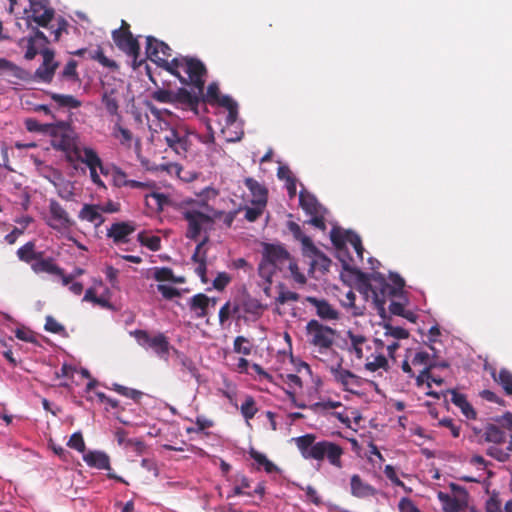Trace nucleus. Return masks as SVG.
I'll return each mask as SVG.
<instances>
[{
  "label": "nucleus",
  "mask_w": 512,
  "mask_h": 512,
  "mask_svg": "<svg viewBox=\"0 0 512 512\" xmlns=\"http://www.w3.org/2000/svg\"><path fill=\"white\" fill-rule=\"evenodd\" d=\"M389 279L391 282L378 272L371 275L360 273L358 277L357 290L366 301H372L381 316L385 314L387 300L400 298L405 286L404 279L396 273H390Z\"/></svg>",
  "instance_id": "nucleus-1"
},
{
  "label": "nucleus",
  "mask_w": 512,
  "mask_h": 512,
  "mask_svg": "<svg viewBox=\"0 0 512 512\" xmlns=\"http://www.w3.org/2000/svg\"><path fill=\"white\" fill-rule=\"evenodd\" d=\"M261 261L258 265L259 276L267 283H272V278L277 271L284 277H291L296 283L304 285L305 275L300 272L295 259L281 244L262 243Z\"/></svg>",
  "instance_id": "nucleus-2"
},
{
  "label": "nucleus",
  "mask_w": 512,
  "mask_h": 512,
  "mask_svg": "<svg viewBox=\"0 0 512 512\" xmlns=\"http://www.w3.org/2000/svg\"><path fill=\"white\" fill-rule=\"evenodd\" d=\"M293 441L305 460L317 462L327 461L332 467L342 469L344 448L329 440H317L313 433H307L293 438Z\"/></svg>",
  "instance_id": "nucleus-3"
},
{
  "label": "nucleus",
  "mask_w": 512,
  "mask_h": 512,
  "mask_svg": "<svg viewBox=\"0 0 512 512\" xmlns=\"http://www.w3.org/2000/svg\"><path fill=\"white\" fill-rule=\"evenodd\" d=\"M179 212L187 222L186 238L196 241L202 232L212 229L217 211L202 199H186L179 204Z\"/></svg>",
  "instance_id": "nucleus-4"
},
{
  "label": "nucleus",
  "mask_w": 512,
  "mask_h": 512,
  "mask_svg": "<svg viewBox=\"0 0 512 512\" xmlns=\"http://www.w3.org/2000/svg\"><path fill=\"white\" fill-rule=\"evenodd\" d=\"M172 49L169 45L153 36L146 37V55L147 58L152 62L156 63L159 67L165 69L170 74L176 76L181 83H187L179 71H177V65L179 64L180 58H173L168 61L171 56Z\"/></svg>",
  "instance_id": "nucleus-5"
},
{
  "label": "nucleus",
  "mask_w": 512,
  "mask_h": 512,
  "mask_svg": "<svg viewBox=\"0 0 512 512\" xmlns=\"http://www.w3.org/2000/svg\"><path fill=\"white\" fill-rule=\"evenodd\" d=\"M48 134L51 136V145L54 149L66 153L68 162L78 159V155H82V149L76 146L75 133L70 123L60 121L52 124Z\"/></svg>",
  "instance_id": "nucleus-6"
},
{
  "label": "nucleus",
  "mask_w": 512,
  "mask_h": 512,
  "mask_svg": "<svg viewBox=\"0 0 512 512\" xmlns=\"http://www.w3.org/2000/svg\"><path fill=\"white\" fill-rule=\"evenodd\" d=\"M131 335L135 337L140 346L152 349L160 359L168 361L169 352L174 348L163 333L151 336L146 330L137 329L131 332Z\"/></svg>",
  "instance_id": "nucleus-7"
},
{
  "label": "nucleus",
  "mask_w": 512,
  "mask_h": 512,
  "mask_svg": "<svg viewBox=\"0 0 512 512\" xmlns=\"http://www.w3.org/2000/svg\"><path fill=\"white\" fill-rule=\"evenodd\" d=\"M306 333L309 343L317 347L319 352L330 349L336 336V331L334 329L321 324L315 319H312L307 323Z\"/></svg>",
  "instance_id": "nucleus-8"
},
{
  "label": "nucleus",
  "mask_w": 512,
  "mask_h": 512,
  "mask_svg": "<svg viewBox=\"0 0 512 512\" xmlns=\"http://www.w3.org/2000/svg\"><path fill=\"white\" fill-rule=\"evenodd\" d=\"M181 61L177 65V71L180 68H183L185 73L187 74V83H183L184 85L192 84L200 94L204 91L205 81L203 77L207 73V69L202 61L197 58L192 57H179ZM186 79V77H184Z\"/></svg>",
  "instance_id": "nucleus-9"
},
{
  "label": "nucleus",
  "mask_w": 512,
  "mask_h": 512,
  "mask_svg": "<svg viewBox=\"0 0 512 512\" xmlns=\"http://www.w3.org/2000/svg\"><path fill=\"white\" fill-rule=\"evenodd\" d=\"M112 39L121 51L133 58L134 68L141 65L142 60L137 61L140 55V45L131 31L114 30L112 32Z\"/></svg>",
  "instance_id": "nucleus-10"
},
{
  "label": "nucleus",
  "mask_w": 512,
  "mask_h": 512,
  "mask_svg": "<svg viewBox=\"0 0 512 512\" xmlns=\"http://www.w3.org/2000/svg\"><path fill=\"white\" fill-rule=\"evenodd\" d=\"M46 224L53 230L65 233L74 225V221L66 209L59 202L52 199L49 202V217Z\"/></svg>",
  "instance_id": "nucleus-11"
},
{
  "label": "nucleus",
  "mask_w": 512,
  "mask_h": 512,
  "mask_svg": "<svg viewBox=\"0 0 512 512\" xmlns=\"http://www.w3.org/2000/svg\"><path fill=\"white\" fill-rule=\"evenodd\" d=\"M30 3V15L27 23L35 22L38 26L48 28L55 16V10L50 6L49 0H28ZM30 27V25H28Z\"/></svg>",
  "instance_id": "nucleus-12"
},
{
  "label": "nucleus",
  "mask_w": 512,
  "mask_h": 512,
  "mask_svg": "<svg viewBox=\"0 0 512 512\" xmlns=\"http://www.w3.org/2000/svg\"><path fill=\"white\" fill-rule=\"evenodd\" d=\"M164 141L176 154L183 157L191 147L189 133L183 127L171 128L165 135Z\"/></svg>",
  "instance_id": "nucleus-13"
},
{
  "label": "nucleus",
  "mask_w": 512,
  "mask_h": 512,
  "mask_svg": "<svg viewBox=\"0 0 512 512\" xmlns=\"http://www.w3.org/2000/svg\"><path fill=\"white\" fill-rule=\"evenodd\" d=\"M43 57L42 64L35 71V78L44 83H51L59 62L55 60V52L49 48L40 50Z\"/></svg>",
  "instance_id": "nucleus-14"
},
{
  "label": "nucleus",
  "mask_w": 512,
  "mask_h": 512,
  "mask_svg": "<svg viewBox=\"0 0 512 512\" xmlns=\"http://www.w3.org/2000/svg\"><path fill=\"white\" fill-rule=\"evenodd\" d=\"M82 155H78L77 161L85 164L90 172L91 181L99 188L106 189L105 183L101 180L97 166H100V157L91 147H83Z\"/></svg>",
  "instance_id": "nucleus-15"
},
{
  "label": "nucleus",
  "mask_w": 512,
  "mask_h": 512,
  "mask_svg": "<svg viewBox=\"0 0 512 512\" xmlns=\"http://www.w3.org/2000/svg\"><path fill=\"white\" fill-rule=\"evenodd\" d=\"M330 371L334 380L340 384L345 391L356 393L355 389L360 388L363 384V379L360 376L342 368L341 364H338L336 367H331Z\"/></svg>",
  "instance_id": "nucleus-16"
},
{
  "label": "nucleus",
  "mask_w": 512,
  "mask_h": 512,
  "mask_svg": "<svg viewBox=\"0 0 512 512\" xmlns=\"http://www.w3.org/2000/svg\"><path fill=\"white\" fill-rule=\"evenodd\" d=\"M112 183L117 188L130 187L132 189H148L151 187L149 182L129 180L127 173L118 166H112Z\"/></svg>",
  "instance_id": "nucleus-17"
},
{
  "label": "nucleus",
  "mask_w": 512,
  "mask_h": 512,
  "mask_svg": "<svg viewBox=\"0 0 512 512\" xmlns=\"http://www.w3.org/2000/svg\"><path fill=\"white\" fill-rule=\"evenodd\" d=\"M476 434L479 435L480 440L493 443L494 446L506 443L508 436L503 429L495 424H487L482 430L476 431Z\"/></svg>",
  "instance_id": "nucleus-18"
},
{
  "label": "nucleus",
  "mask_w": 512,
  "mask_h": 512,
  "mask_svg": "<svg viewBox=\"0 0 512 512\" xmlns=\"http://www.w3.org/2000/svg\"><path fill=\"white\" fill-rule=\"evenodd\" d=\"M351 494L356 498L375 496L378 491L372 485L364 482L358 474H353L350 479Z\"/></svg>",
  "instance_id": "nucleus-19"
},
{
  "label": "nucleus",
  "mask_w": 512,
  "mask_h": 512,
  "mask_svg": "<svg viewBox=\"0 0 512 512\" xmlns=\"http://www.w3.org/2000/svg\"><path fill=\"white\" fill-rule=\"evenodd\" d=\"M437 497L442 504L444 512H461L468 505V502L463 500V498L442 491L438 492Z\"/></svg>",
  "instance_id": "nucleus-20"
},
{
  "label": "nucleus",
  "mask_w": 512,
  "mask_h": 512,
  "mask_svg": "<svg viewBox=\"0 0 512 512\" xmlns=\"http://www.w3.org/2000/svg\"><path fill=\"white\" fill-rule=\"evenodd\" d=\"M307 301L316 308V314L324 320H336L339 318V313L334 309L328 301L318 299L316 297H308Z\"/></svg>",
  "instance_id": "nucleus-21"
},
{
  "label": "nucleus",
  "mask_w": 512,
  "mask_h": 512,
  "mask_svg": "<svg viewBox=\"0 0 512 512\" xmlns=\"http://www.w3.org/2000/svg\"><path fill=\"white\" fill-rule=\"evenodd\" d=\"M135 231V226L128 222H119L112 224L108 230L107 236L112 238L114 243H125L127 237Z\"/></svg>",
  "instance_id": "nucleus-22"
},
{
  "label": "nucleus",
  "mask_w": 512,
  "mask_h": 512,
  "mask_svg": "<svg viewBox=\"0 0 512 512\" xmlns=\"http://www.w3.org/2000/svg\"><path fill=\"white\" fill-rule=\"evenodd\" d=\"M85 463L92 468L111 470L110 458L103 451H88L83 455Z\"/></svg>",
  "instance_id": "nucleus-23"
},
{
  "label": "nucleus",
  "mask_w": 512,
  "mask_h": 512,
  "mask_svg": "<svg viewBox=\"0 0 512 512\" xmlns=\"http://www.w3.org/2000/svg\"><path fill=\"white\" fill-rule=\"evenodd\" d=\"M303 255L309 257L310 261V271H320L325 273L329 270L331 265V260L322 253L317 247L315 251H305Z\"/></svg>",
  "instance_id": "nucleus-24"
},
{
  "label": "nucleus",
  "mask_w": 512,
  "mask_h": 512,
  "mask_svg": "<svg viewBox=\"0 0 512 512\" xmlns=\"http://www.w3.org/2000/svg\"><path fill=\"white\" fill-rule=\"evenodd\" d=\"M79 219L93 223L96 227L105 221L100 210V205L84 204L78 214Z\"/></svg>",
  "instance_id": "nucleus-25"
},
{
  "label": "nucleus",
  "mask_w": 512,
  "mask_h": 512,
  "mask_svg": "<svg viewBox=\"0 0 512 512\" xmlns=\"http://www.w3.org/2000/svg\"><path fill=\"white\" fill-rule=\"evenodd\" d=\"M189 308L197 318H204L208 315L209 297L206 294L198 293L189 300Z\"/></svg>",
  "instance_id": "nucleus-26"
},
{
  "label": "nucleus",
  "mask_w": 512,
  "mask_h": 512,
  "mask_svg": "<svg viewBox=\"0 0 512 512\" xmlns=\"http://www.w3.org/2000/svg\"><path fill=\"white\" fill-rule=\"evenodd\" d=\"M299 204L308 215L317 214L324 210L316 197L305 190H301L299 193Z\"/></svg>",
  "instance_id": "nucleus-27"
},
{
  "label": "nucleus",
  "mask_w": 512,
  "mask_h": 512,
  "mask_svg": "<svg viewBox=\"0 0 512 512\" xmlns=\"http://www.w3.org/2000/svg\"><path fill=\"white\" fill-rule=\"evenodd\" d=\"M101 102L104 105L107 113L111 116H120L118 91L114 88L105 89L102 93Z\"/></svg>",
  "instance_id": "nucleus-28"
},
{
  "label": "nucleus",
  "mask_w": 512,
  "mask_h": 512,
  "mask_svg": "<svg viewBox=\"0 0 512 512\" xmlns=\"http://www.w3.org/2000/svg\"><path fill=\"white\" fill-rule=\"evenodd\" d=\"M174 102L184 104L197 113V107L201 103V97L199 92L192 94L187 89L180 88L177 93L174 94Z\"/></svg>",
  "instance_id": "nucleus-29"
},
{
  "label": "nucleus",
  "mask_w": 512,
  "mask_h": 512,
  "mask_svg": "<svg viewBox=\"0 0 512 512\" xmlns=\"http://www.w3.org/2000/svg\"><path fill=\"white\" fill-rule=\"evenodd\" d=\"M451 394L452 403L461 410L462 414L467 419H476L477 413L472 405L467 401L466 396L455 390H451Z\"/></svg>",
  "instance_id": "nucleus-30"
},
{
  "label": "nucleus",
  "mask_w": 512,
  "mask_h": 512,
  "mask_svg": "<svg viewBox=\"0 0 512 512\" xmlns=\"http://www.w3.org/2000/svg\"><path fill=\"white\" fill-rule=\"evenodd\" d=\"M288 229L292 233L293 237L297 241L301 242L303 252L316 250V246L314 245L311 238L302 232L301 227L296 222H288Z\"/></svg>",
  "instance_id": "nucleus-31"
},
{
  "label": "nucleus",
  "mask_w": 512,
  "mask_h": 512,
  "mask_svg": "<svg viewBox=\"0 0 512 512\" xmlns=\"http://www.w3.org/2000/svg\"><path fill=\"white\" fill-rule=\"evenodd\" d=\"M31 269L36 274L48 273V274H62V268L59 267L52 257H48L45 260L36 261L31 263Z\"/></svg>",
  "instance_id": "nucleus-32"
},
{
  "label": "nucleus",
  "mask_w": 512,
  "mask_h": 512,
  "mask_svg": "<svg viewBox=\"0 0 512 512\" xmlns=\"http://www.w3.org/2000/svg\"><path fill=\"white\" fill-rule=\"evenodd\" d=\"M173 350H174V353L176 354V357L181 366V371L189 373L191 375V377L195 378L196 381L199 382L200 374H199V370L196 367V364L194 363V361L191 358H189L188 356H186L184 353H182L176 349H173Z\"/></svg>",
  "instance_id": "nucleus-33"
},
{
  "label": "nucleus",
  "mask_w": 512,
  "mask_h": 512,
  "mask_svg": "<svg viewBox=\"0 0 512 512\" xmlns=\"http://www.w3.org/2000/svg\"><path fill=\"white\" fill-rule=\"evenodd\" d=\"M507 437L509 441L506 449H502L498 446H490L486 450V454L499 462L508 461L512 455V435H508Z\"/></svg>",
  "instance_id": "nucleus-34"
},
{
  "label": "nucleus",
  "mask_w": 512,
  "mask_h": 512,
  "mask_svg": "<svg viewBox=\"0 0 512 512\" xmlns=\"http://www.w3.org/2000/svg\"><path fill=\"white\" fill-rule=\"evenodd\" d=\"M241 307L244 313L252 315L256 318L260 317L264 310L262 303L258 299L252 298L250 296L242 300Z\"/></svg>",
  "instance_id": "nucleus-35"
},
{
  "label": "nucleus",
  "mask_w": 512,
  "mask_h": 512,
  "mask_svg": "<svg viewBox=\"0 0 512 512\" xmlns=\"http://www.w3.org/2000/svg\"><path fill=\"white\" fill-rule=\"evenodd\" d=\"M199 95L201 97V102H207L210 105L217 104L219 106H221V101L224 96L220 94L219 86L215 82L208 85L206 94L202 92V94L199 93Z\"/></svg>",
  "instance_id": "nucleus-36"
},
{
  "label": "nucleus",
  "mask_w": 512,
  "mask_h": 512,
  "mask_svg": "<svg viewBox=\"0 0 512 512\" xmlns=\"http://www.w3.org/2000/svg\"><path fill=\"white\" fill-rule=\"evenodd\" d=\"M245 184L252 192L253 196L256 197V202L265 205L267 201V189L252 178H247Z\"/></svg>",
  "instance_id": "nucleus-37"
},
{
  "label": "nucleus",
  "mask_w": 512,
  "mask_h": 512,
  "mask_svg": "<svg viewBox=\"0 0 512 512\" xmlns=\"http://www.w3.org/2000/svg\"><path fill=\"white\" fill-rule=\"evenodd\" d=\"M50 97L59 107L76 109L82 105L73 95L51 93Z\"/></svg>",
  "instance_id": "nucleus-38"
},
{
  "label": "nucleus",
  "mask_w": 512,
  "mask_h": 512,
  "mask_svg": "<svg viewBox=\"0 0 512 512\" xmlns=\"http://www.w3.org/2000/svg\"><path fill=\"white\" fill-rule=\"evenodd\" d=\"M154 279L159 282L170 281L174 283H183V277H175L173 270L169 267H156L154 269Z\"/></svg>",
  "instance_id": "nucleus-39"
},
{
  "label": "nucleus",
  "mask_w": 512,
  "mask_h": 512,
  "mask_svg": "<svg viewBox=\"0 0 512 512\" xmlns=\"http://www.w3.org/2000/svg\"><path fill=\"white\" fill-rule=\"evenodd\" d=\"M348 233H351V231H343L339 227H333L330 231L331 242L337 250L341 251L345 248L348 240Z\"/></svg>",
  "instance_id": "nucleus-40"
},
{
  "label": "nucleus",
  "mask_w": 512,
  "mask_h": 512,
  "mask_svg": "<svg viewBox=\"0 0 512 512\" xmlns=\"http://www.w3.org/2000/svg\"><path fill=\"white\" fill-rule=\"evenodd\" d=\"M78 62L74 59H70L63 70L59 74V77L63 80H68L72 82H78L80 80L79 74L77 72Z\"/></svg>",
  "instance_id": "nucleus-41"
},
{
  "label": "nucleus",
  "mask_w": 512,
  "mask_h": 512,
  "mask_svg": "<svg viewBox=\"0 0 512 512\" xmlns=\"http://www.w3.org/2000/svg\"><path fill=\"white\" fill-rule=\"evenodd\" d=\"M240 411L246 421L253 419L258 412L255 399L252 396H246Z\"/></svg>",
  "instance_id": "nucleus-42"
},
{
  "label": "nucleus",
  "mask_w": 512,
  "mask_h": 512,
  "mask_svg": "<svg viewBox=\"0 0 512 512\" xmlns=\"http://www.w3.org/2000/svg\"><path fill=\"white\" fill-rule=\"evenodd\" d=\"M221 107L228 110L227 123L233 124L238 116V104L230 96H223L221 101Z\"/></svg>",
  "instance_id": "nucleus-43"
},
{
  "label": "nucleus",
  "mask_w": 512,
  "mask_h": 512,
  "mask_svg": "<svg viewBox=\"0 0 512 512\" xmlns=\"http://www.w3.org/2000/svg\"><path fill=\"white\" fill-rule=\"evenodd\" d=\"M250 456L254 459L258 465L262 466L267 473H273L278 471V467L270 461L264 454L251 450Z\"/></svg>",
  "instance_id": "nucleus-44"
},
{
  "label": "nucleus",
  "mask_w": 512,
  "mask_h": 512,
  "mask_svg": "<svg viewBox=\"0 0 512 512\" xmlns=\"http://www.w3.org/2000/svg\"><path fill=\"white\" fill-rule=\"evenodd\" d=\"M494 380L500 384L505 390L506 394H512V373L507 369H501L496 376L493 375Z\"/></svg>",
  "instance_id": "nucleus-45"
},
{
  "label": "nucleus",
  "mask_w": 512,
  "mask_h": 512,
  "mask_svg": "<svg viewBox=\"0 0 512 512\" xmlns=\"http://www.w3.org/2000/svg\"><path fill=\"white\" fill-rule=\"evenodd\" d=\"M34 251L35 243L33 241H29L21 246L17 250L16 254L20 261L31 265V263H33Z\"/></svg>",
  "instance_id": "nucleus-46"
},
{
  "label": "nucleus",
  "mask_w": 512,
  "mask_h": 512,
  "mask_svg": "<svg viewBox=\"0 0 512 512\" xmlns=\"http://www.w3.org/2000/svg\"><path fill=\"white\" fill-rule=\"evenodd\" d=\"M138 241L151 251H158L161 248V239L158 236H147L145 233L138 234Z\"/></svg>",
  "instance_id": "nucleus-47"
},
{
  "label": "nucleus",
  "mask_w": 512,
  "mask_h": 512,
  "mask_svg": "<svg viewBox=\"0 0 512 512\" xmlns=\"http://www.w3.org/2000/svg\"><path fill=\"white\" fill-rule=\"evenodd\" d=\"M89 58L98 61L102 66L107 68H116L117 64L115 61L107 58L104 55L102 48L98 47L96 50L89 52Z\"/></svg>",
  "instance_id": "nucleus-48"
},
{
  "label": "nucleus",
  "mask_w": 512,
  "mask_h": 512,
  "mask_svg": "<svg viewBox=\"0 0 512 512\" xmlns=\"http://www.w3.org/2000/svg\"><path fill=\"white\" fill-rule=\"evenodd\" d=\"M389 367L388 360L383 354H379L374 357L372 361H367L365 364L366 370L375 372L378 369L387 370Z\"/></svg>",
  "instance_id": "nucleus-49"
},
{
  "label": "nucleus",
  "mask_w": 512,
  "mask_h": 512,
  "mask_svg": "<svg viewBox=\"0 0 512 512\" xmlns=\"http://www.w3.org/2000/svg\"><path fill=\"white\" fill-rule=\"evenodd\" d=\"M412 364L414 366H423V368L431 366V370L437 366L435 361L431 359L429 353L425 351L417 352L412 359Z\"/></svg>",
  "instance_id": "nucleus-50"
},
{
  "label": "nucleus",
  "mask_w": 512,
  "mask_h": 512,
  "mask_svg": "<svg viewBox=\"0 0 512 512\" xmlns=\"http://www.w3.org/2000/svg\"><path fill=\"white\" fill-rule=\"evenodd\" d=\"M25 128L29 132L47 133L51 129L52 124H41L35 118H26L24 121Z\"/></svg>",
  "instance_id": "nucleus-51"
},
{
  "label": "nucleus",
  "mask_w": 512,
  "mask_h": 512,
  "mask_svg": "<svg viewBox=\"0 0 512 512\" xmlns=\"http://www.w3.org/2000/svg\"><path fill=\"white\" fill-rule=\"evenodd\" d=\"M31 32L32 34L27 37V42H33L40 48L46 46L49 43L48 37L37 27H31Z\"/></svg>",
  "instance_id": "nucleus-52"
},
{
  "label": "nucleus",
  "mask_w": 512,
  "mask_h": 512,
  "mask_svg": "<svg viewBox=\"0 0 512 512\" xmlns=\"http://www.w3.org/2000/svg\"><path fill=\"white\" fill-rule=\"evenodd\" d=\"M233 348L236 353H241L243 355H250L252 350L248 339L244 336H237L235 338Z\"/></svg>",
  "instance_id": "nucleus-53"
},
{
  "label": "nucleus",
  "mask_w": 512,
  "mask_h": 512,
  "mask_svg": "<svg viewBox=\"0 0 512 512\" xmlns=\"http://www.w3.org/2000/svg\"><path fill=\"white\" fill-rule=\"evenodd\" d=\"M385 335L392 336L395 339H406L409 337V332L402 328L396 327L391 324H385Z\"/></svg>",
  "instance_id": "nucleus-54"
},
{
  "label": "nucleus",
  "mask_w": 512,
  "mask_h": 512,
  "mask_svg": "<svg viewBox=\"0 0 512 512\" xmlns=\"http://www.w3.org/2000/svg\"><path fill=\"white\" fill-rule=\"evenodd\" d=\"M68 447L75 449L78 452H85L86 446L81 432H75L71 435L68 443Z\"/></svg>",
  "instance_id": "nucleus-55"
},
{
  "label": "nucleus",
  "mask_w": 512,
  "mask_h": 512,
  "mask_svg": "<svg viewBox=\"0 0 512 512\" xmlns=\"http://www.w3.org/2000/svg\"><path fill=\"white\" fill-rule=\"evenodd\" d=\"M347 242H349L353 246V248L355 249V251L357 253V257L362 261L364 247L362 245V240H361L360 236L357 233L351 231V233H348Z\"/></svg>",
  "instance_id": "nucleus-56"
},
{
  "label": "nucleus",
  "mask_w": 512,
  "mask_h": 512,
  "mask_svg": "<svg viewBox=\"0 0 512 512\" xmlns=\"http://www.w3.org/2000/svg\"><path fill=\"white\" fill-rule=\"evenodd\" d=\"M67 26V21L61 17L58 19L56 28H54V25H48L47 29L50 30V34L53 36V41H59L62 33L67 31Z\"/></svg>",
  "instance_id": "nucleus-57"
},
{
  "label": "nucleus",
  "mask_w": 512,
  "mask_h": 512,
  "mask_svg": "<svg viewBox=\"0 0 512 512\" xmlns=\"http://www.w3.org/2000/svg\"><path fill=\"white\" fill-rule=\"evenodd\" d=\"M279 287L281 288V291L278 295V297L276 298V303L277 304H280V305H283L289 301H293V302H296L299 300V294L296 293V292H292V291H285L283 290L284 289V285L283 284H279Z\"/></svg>",
  "instance_id": "nucleus-58"
},
{
  "label": "nucleus",
  "mask_w": 512,
  "mask_h": 512,
  "mask_svg": "<svg viewBox=\"0 0 512 512\" xmlns=\"http://www.w3.org/2000/svg\"><path fill=\"white\" fill-rule=\"evenodd\" d=\"M114 134L116 137L120 136L122 145H129L133 138L132 132L118 123L114 126Z\"/></svg>",
  "instance_id": "nucleus-59"
},
{
  "label": "nucleus",
  "mask_w": 512,
  "mask_h": 512,
  "mask_svg": "<svg viewBox=\"0 0 512 512\" xmlns=\"http://www.w3.org/2000/svg\"><path fill=\"white\" fill-rule=\"evenodd\" d=\"M148 199H152L155 202V207L159 211H162L164 206L169 203L168 196L158 192H152L151 194L147 195L146 200Z\"/></svg>",
  "instance_id": "nucleus-60"
},
{
  "label": "nucleus",
  "mask_w": 512,
  "mask_h": 512,
  "mask_svg": "<svg viewBox=\"0 0 512 512\" xmlns=\"http://www.w3.org/2000/svg\"><path fill=\"white\" fill-rule=\"evenodd\" d=\"M152 98L161 103H173L174 94L166 89H158L153 92Z\"/></svg>",
  "instance_id": "nucleus-61"
},
{
  "label": "nucleus",
  "mask_w": 512,
  "mask_h": 512,
  "mask_svg": "<svg viewBox=\"0 0 512 512\" xmlns=\"http://www.w3.org/2000/svg\"><path fill=\"white\" fill-rule=\"evenodd\" d=\"M0 71H8L15 77H20L22 72L21 68L5 58H0Z\"/></svg>",
  "instance_id": "nucleus-62"
},
{
  "label": "nucleus",
  "mask_w": 512,
  "mask_h": 512,
  "mask_svg": "<svg viewBox=\"0 0 512 512\" xmlns=\"http://www.w3.org/2000/svg\"><path fill=\"white\" fill-rule=\"evenodd\" d=\"M486 512H502V502L497 494L491 495L485 504Z\"/></svg>",
  "instance_id": "nucleus-63"
},
{
  "label": "nucleus",
  "mask_w": 512,
  "mask_h": 512,
  "mask_svg": "<svg viewBox=\"0 0 512 512\" xmlns=\"http://www.w3.org/2000/svg\"><path fill=\"white\" fill-rule=\"evenodd\" d=\"M398 508L400 512H421L413 501L407 497L399 501Z\"/></svg>",
  "instance_id": "nucleus-64"
}]
</instances>
